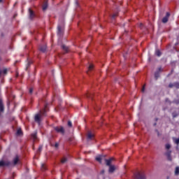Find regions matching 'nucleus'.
Segmentation results:
<instances>
[{
    "instance_id": "obj_1",
    "label": "nucleus",
    "mask_w": 179,
    "mask_h": 179,
    "mask_svg": "<svg viewBox=\"0 0 179 179\" xmlns=\"http://www.w3.org/2000/svg\"><path fill=\"white\" fill-rule=\"evenodd\" d=\"M20 162L19 159L17 157H16L14 160H13V163L11 164L9 162L6 161V162H3V161H1L0 162V166H11V165H16L17 164H18Z\"/></svg>"
},
{
    "instance_id": "obj_2",
    "label": "nucleus",
    "mask_w": 179,
    "mask_h": 179,
    "mask_svg": "<svg viewBox=\"0 0 179 179\" xmlns=\"http://www.w3.org/2000/svg\"><path fill=\"white\" fill-rule=\"evenodd\" d=\"M45 115V113H44V112H40L39 113L36 114V115H35V118H34L35 121H36V122L39 123V122H41V117H42L43 115Z\"/></svg>"
},
{
    "instance_id": "obj_3",
    "label": "nucleus",
    "mask_w": 179,
    "mask_h": 179,
    "mask_svg": "<svg viewBox=\"0 0 179 179\" xmlns=\"http://www.w3.org/2000/svg\"><path fill=\"white\" fill-rule=\"evenodd\" d=\"M134 179H145V176L143 173H138L135 175Z\"/></svg>"
},
{
    "instance_id": "obj_4",
    "label": "nucleus",
    "mask_w": 179,
    "mask_h": 179,
    "mask_svg": "<svg viewBox=\"0 0 179 179\" xmlns=\"http://www.w3.org/2000/svg\"><path fill=\"white\" fill-rule=\"evenodd\" d=\"M117 169V167L114 166V165H111L110 166H109V173H114V171H115Z\"/></svg>"
},
{
    "instance_id": "obj_5",
    "label": "nucleus",
    "mask_w": 179,
    "mask_h": 179,
    "mask_svg": "<svg viewBox=\"0 0 179 179\" xmlns=\"http://www.w3.org/2000/svg\"><path fill=\"white\" fill-rule=\"evenodd\" d=\"M55 129L58 132L62 134H64V129L62 127H55Z\"/></svg>"
},
{
    "instance_id": "obj_6",
    "label": "nucleus",
    "mask_w": 179,
    "mask_h": 179,
    "mask_svg": "<svg viewBox=\"0 0 179 179\" xmlns=\"http://www.w3.org/2000/svg\"><path fill=\"white\" fill-rule=\"evenodd\" d=\"M169 17H170V13H166V17H163L162 22L166 23L169 20Z\"/></svg>"
},
{
    "instance_id": "obj_7",
    "label": "nucleus",
    "mask_w": 179,
    "mask_h": 179,
    "mask_svg": "<svg viewBox=\"0 0 179 179\" xmlns=\"http://www.w3.org/2000/svg\"><path fill=\"white\" fill-rule=\"evenodd\" d=\"M57 29H58L57 34L59 36H61L63 33V27H62V25H58Z\"/></svg>"
},
{
    "instance_id": "obj_8",
    "label": "nucleus",
    "mask_w": 179,
    "mask_h": 179,
    "mask_svg": "<svg viewBox=\"0 0 179 179\" xmlns=\"http://www.w3.org/2000/svg\"><path fill=\"white\" fill-rule=\"evenodd\" d=\"M113 160H114L113 158H111V159H106L105 161H106V165L108 166L109 167H110V166H112V165H111V163H112V161H113Z\"/></svg>"
},
{
    "instance_id": "obj_9",
    "label": "nucleus",
    "mask_w": 179,
    "mask_h": 179,
    "mask_svg": "<svg viewBox=\"0 0 179 179\" xmlns=\"http://www.w3.org/2000/svg\"><path fill=\"white\" fill-rule=\"evenodd\" d=\"M162 71V69L159 68L158 71L155 73V76L156 79H157L159 77V73Z\"/></svg>"
},
{
    "instance_id": "obj_10",
    "label": "nucleus",
    "mask_w": 179,
    "mask_h": 179,
    "mask_svg": "<svg viewBox=\"0 0 179 179\" xmlns=\"http://www.w3.org/2000/svg\"><path fill=\"white\" fill-rule=\"evenodd\" d=\"M171 150H167L166 153V156L168 157L169 160H171Z\"/></svg>"
},
{
    "instance_id": "obj_11",
    "label": "nucleus",
    "mask_w": 179,
    "mask_h": 179,
    "mask_svg": "<svg viewBox=\"0 0 179 179\" xmlns=\"http://www.w3.org/2000/svg\"><path fill=\"white\" fill-rule=\"evenodd\" d=\"M104 158V157L101 156V155H99L96 157V159L97 162H99V163H101V160Z\"/></svg>"
},
{
    "instance_id": "obj_12",
    "label": "nucleus",
    "mask_w": 179,
    "mask_h": 179,
    "mask_svg": "<svg viewBox=\"0 0 179 179\" xmlns=\"http://www.w3.org/2000/svg\"><path fill=\"white\" fill-rule=\"evenodd\" d=\"M93 137H94V134H92L91 132H89L87 135V140H92Z\"/></svg>"
},
{
    "instance_id": "obj_13",
    "label": "nucleus",
    "mask_w": 179,
    "mask_h": 179,
    "mask_svg": "<svg viewBox=\"0 0 179 179\" xmlns=\"http://www.w3.org/2000/svg\"><path fill=\"white\" fill-rule=\"evenodd\" d=\"M48 7V4L47 1H45V3H44V4L43 6V10H46Z\"/></svg>"
},
{
    "instance_id": "obj_14",
    "label": "nucleus",
    "mask_w": 179,
    "mask_h": 179,
    "mask_svg": "<svg viewBox=\"0 0 179 179\" xmlns=\"http://www.w3.org/2000/svg\"><path fill=\"white\" fill-rule=\"evenodd\" d=\"M29 18L32 19L34 17V14L33 11H31V10L30 8H29Z\"/></svg>"
},
{
    "instance_id": "obj_15",
    "label": "nucleus",
    "mask_w": 179,
    "mask_h": 179,
    "mask_svg": "<svg viewBox=\"0 0 179 179\" xmlns=\"http://www.w3.org/2000/svg\"><path fill=\"white\" fill-rule=\"evenodd\" d=\"M45 50H46V46L45 45H44L43 46H41L40 47V50L43 52H45Z\"/></svg>"
},
{
    "instance_id": "obj_16",
    "label": "nucleus",
    "mask_w": 179,
    "mask_h": 179,
    "mask_svg": "<svg viewBox=\"0 0 179 179\" xmlns=\"http://www.w3.org/2000/svg\"><path fill=\"white\" fill-rule=\"evenodd\" d=\"M0 111L3 112V105L2 103V101L0 99Z\"/></svg>"
},
{
    "instance_id": "obj_17",
    "label": "nucleus",
    "mask_w": 179,
    "mask_h": 179,
    "mask_svg": "<svg viewBox=\"0 0 179 179\" xmlns=\"http://www.w3.org/2000/svg\"><path fill=\"white\" fill-rule=\"evenodd\" d=\"M62 49H63L64 51H66V52L68 51V49H69V48H67V46H65V45H62Z\"/></svg>"
},
{
    "instance_id": "obj_18",
    "label": "nucleus",
    "mask_w": 179,
    "mask_h": 179,
    "mask_svg": "<svg viewBox=\"0 0 179 179\" xmlns=\"http://www.w3.org/2000/svg\"><path fill=\"white\" fill-rule=\"evenodd\" d=\"M155 54L158 57H160L162 55V53L159 50H156Z\"/></svg>"
},
{
    "instance_id": "obj_19",
    "label": "nucleus",
    "mask_w": 179,
    "mask_h": 179,
    "mask_svg": "<svg viewBox=\"0 0 179 179\" xmlns=\"http://www.w3.org/2000/svg\"><path fill=\"white\" fill-rule=\"evenodd\" d=\"M22 134V132L21 129H19L17 130V136H21Z\"/></svg>"
},
{
    "instance_id": "obj_20",
    "label": "nucleus",
    "mask_w": 179,
    "mask_h": 179,
    "mask_svg": "<svg viewBox=\"0 0 179 179\" xmlns=\"http://www.w3.org/2000/svg\"><path fill=\"white\" fill-rule=\"evenodd\" d=\"M175 174L176 176L179 175V167H176Z\"/></svg>"
},
{
    "instance_id": "obj_21",
    "label": "nucleus",
    "mask_w": 179,
    "mask_h": 179,
    "mask_svg": "<svg viewBox=\"0 0 179 179\" xmlns=\"http://www.w3.org/2000/svg\"><path fill=\"white\" fill-rule=\"evenodd\" d=\"M67 159L66 158V157H64V158H63L62 159V161H61V162L62 163V164H64V163H66V162H67Z\"/></svg>"
},
{
    "instance_id": "obj_22",
    "label": "nucleus",
    "mask_w": 179,
    "mask_h": 179,
    "mask_svg": "<svg viewBox=\"0 0 179 179\" xmlns=\"http://www.w3.org/2000/svg\"><path fill=\"white\" fill-rule=\"evenodd\" d=\"M94 68V66L92 64H90V66H89V69H88V71H90L93 69Z\"/></svg>"
},
{
    "instance_id": "obj_23",
    "label": "nucleus",
    "mask_w": 179,
    "mask_h": 179,
    "mask_svg": "<svg viewBox=\"0 0 179 179\" xmlns=\"http://www.w3.org/2000/svg\"><path fill=\"white\" fill-rule=\"evenodd\" d=\"M32 138H34V140L36 139V132H35L34 134H33L31 135Z\"/></svg>"
},
{
    "instance_id": "obj_24",
    "label": "nucleus",
    "mask_w": 179,
    "mask_h": 179,
    "mask_svg": "<svg viewBox=\"0 0 179 179\" xmlns=\"http://www.w3.org/2000/svg\"><path fill=\"white\" fill-rule=\"evenodd\" d=\"M171 145L169 144V143L166 145V148L168 150H169V149L171 148Z\"/></svg>"
},
{
    "instance_id": "obj_25",
    "label": "nucleus",
    "mask_w": 179,
    "mask_h": 179,
    "mask_svg": "<svg viewBox=\"0 0 179 179\" xmlns=\"http://www.w3.org/2000/svg\"><path fill=\"white\" fill-rule=\"evenodd\" d=\"M68 125H69V127H72V123H71V121H69V122H68Z\"/></svg>"
},
{
    "instance_id": "obj_26",
    "label": "nucleus",
    "mask_w": 179,
    "mask_h": 179,
    "mask_svg": "<svg viewBox=\"0 0 179 179\" xmlns=\"http://www.w3.org/2000/svg\"><path fill=\"white\" fill-rule=\"evenodd\" d=\"M41 169H42V170L45 169V165L43 164L41 165Z\"/></svg>"
},
{
    "instance_id": "obj_27",
    "label": "nucleus",
    "mask_w": 179,
    "mask_h": 179,
    "mask_svg": "<svg viewBox=\"0 0 179 179\" xmlns=\"http://www.w3.org/2000/svg\"><path fill=\"white\" fill-rule=\"evenodd\" d=\"M176 143L177 144H179V138H178V139H176Z\"/></svg>"
},
{
    "instance_id": "obj_28",
    "label": "nucleus",
    "mask_w": 179,
    "mask_h": 179,
    "mask_svg": "<svg viewBox=\"0 0 179 179\" xmlns=\"http://www.w3.org/2000/svg\"><path fill=\"white\" fill-rule=\"evenodd\" d=\"M41 150H42V146H41V147L39 148V149H38V152L41 151Z\"/></svg>"
},
{
    "instance_id": "obj_29",
    "label": "nucleus",
    "mask_w": 179,
    "mask_h": 179,
    "mask_svg": "<svg viewBox=\"0 0 179 179\" xmlns=\"http://www.w3.org/2000/svg\"><path fill=\"white\" fill-rule=\"evenodd\" d=\"M32 92H33V90H32V89H30L29 93L31 94Z\"/></svg>"
},
{
    "instance_id": "obj_30",
    "label": "nucleus",
    "mask_w": 179,
    "mask_h": 179,
    "mask_svg": "<svg viewBox=\"0 0 179 179\" xmlns=\"http://www.w3.org/2000/svg\"><path fill=\"white\" fill-rule=\"evenodd\" d=\"M6 72H7V70H6V69H5V70L3 71V73H4V74H6Z\"/></svg>"
},
{
    "instance_id": "obj_31",
    "label": "nucleus",
    "mask_w": 179,
    "mask_h": 179,
    "mask_svg": "<svg viewBox=\"0 0 179 179\" xmlns=\"http://www.w3.org/2000/svg\"><path fill=\"white\" fill-rule=\"evenodd\" d=\"M58 146H59V144H58V143H56V144H55V148H58Z\"/></svg>"
},
{
    "instance_id": "obj_32",
    "label": "nucleus",
    "mask_w": 179,
    "mask_h": 179,
    "mask_svg": "<svg viewBox=\"0 0 179 179\" xmlns=\"http://www.w3.org/2000/svg\"><path fill=\"white\" fill-rule=\"evenodd\" d=\"M142 92H145V87H143Z\"/></svg>"
},
{
    "instance_id": "obj_33",
    "label": "nucleus",
    "mask_w": 179,
    "mask_h": 179,
    "mask_svg": "<svg viewBox=\"0 0 179 179\" xmlns=\"http://www.w3.org/2000/svg\"><path fill=\"white\" fill-rule=\"evenodd\" d=\"M116 16V14H113V18L114 19V17Z\"/></svg>"
},
{
    "instance_id": "obj_34",
    "label": "nucleus",
    "mask_w": 179,
    "mask_h": 179,
    "mask_svg": "<svg viewBox=\"0 0 179 179\" xmlns=\"http://www.w3.org/2000/svg\"><path fill=\"white\" fill-rule=\"evenodd\" d=\"M104 172H105L104 170H103V171H101V173H104Z\"/></svg>"
},
{
    "instance_id": "obj_35",
    "label": "nucleus",
    "mask_w": 179,
    "mask_h": 179,
    "mask_svg": "<svg viewBox=\"0 0 179 179\" xmlns=\"http://www.w3.org/2000/svg\"><path fill=\"white\" fill-rule=\"evenodd\" d=\"M169 87H172V85H169Z\"/></svg>"
},
{
    "instance_id": "obj_36",
    "label": "nucleus",
    "mask_w": 179,
    "mask_h": 179,
    "mask_svg": "<svg viewBox=\"0 0 179 179\" xmlns=\"http://www.w3.org/2000/svg\"><path fill=\"white\" fill-rule=\"evenodd\" d=\"M87 73L89 74V71H87Z\"/></svg>"
},
{
    "instance_id": "obj_37",
    "label": "nucleus",
    "mask_w": 179,
    "mask_h": 179,
    "mask_svg": "<svg viewBox=\"0 0 179 179\" xmlns=\"http://www.w3.org/2000/svg\"><path fill=\"white\" fill-rule=\"evenodd\" d=\"M87 98H89V96H88V95H87Z\"/></svg>"
},
{
    "instance_id": "obj_38",
    "label": "nucleus",
    "mask_w": 179,
    "mask_h": 179,
    "mask_svg": "<svg viewBox=\"0 0 179 179\" xmlns=\"http://www.w3.org/2000/svg\"><path fill=\"white\" fill-rule=\"evenodd\" d=\"M2 1V0H0V3Z\"/></svg>"
},
{
    "instance_id": "obj_39",
    "label": "nucleus",
    "mask_w": 179,
    "mask_h": 179,
    "mask_svg": "<svg viewBox=\"0 0 179 179\" xmlns=\"http://www.w3.org/2000/svg\"><path fill=\"white\" fill-rule=\"evenodd\" d=\"M0 75H1V71H0Z\"/></svg>"
}]
</instances>
